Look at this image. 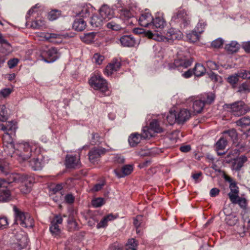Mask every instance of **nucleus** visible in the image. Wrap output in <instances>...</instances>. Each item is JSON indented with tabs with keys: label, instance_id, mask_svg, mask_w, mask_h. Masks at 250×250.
Masks as SVG:
<instances>
[{
	"label": "nucleus",
	"instance_id": "6ab92c4d",
	"mask_svg": "<svg viewBox=\"0 0 250 250\" xmlns=\"http://www.w3.org/2000/svg\"><path fill=\"white\" fill-rule=\"evenodd\" d=\"M229 187L230 192L229 193L228 196L231 202L232 203H235L236 202V199H238L239 197V188L237 186L236 182L234 183H231Z\"/></svg>",
	"mask_w": 250,
	"mask_h": 250
},
{
	"label": "nucleus",
	"instance_id": "9b49d317",
	"mask_svg": "<svg viewBox=\"0 0 250 250\" xmlns=\"http://www.w3.org/2000/svg\"><path fill=\"white\" fill-rule=\"evenodd\" d=\"M106 151V149L102 147H94L88 154L89 161L92 163L97 162L101 156L104 155Z\"/></svg>",
	"mask_w": 250,
	"mask_h": 250
},
{
	"label": "nucleus",
	"instance_id": "8fccbe9b",
	"mask_svg": "<svg viewBox=\"0 0 250 250\" xmlns=\"http://www.w3.org/2000/svg\"><path fill=\"white\" fill-rule=\"evenodd\" d=\"M104 204V199L101 197L97 198L92 200V205L95 208L101 207Z\"/></svg>",
	"mask_w": 250,
	"mask_h": 250
},
{
	"label": "nucleus",
	"instance_id": "603ef678",
	"mask_svg": "<svg viewBox=\"0 0 250 250\" xmlns=\"http://www.w3.org/2000/svg\"><path fill=\"white\" fill-rule=\"evenodd\" d=\"M239 77L243 79H250V71L246 70H240L238 71Z\"/></svg>",
	"mask_w": 250,
	"mask_h": 250
},
{
	"label": "nucleus",
	"instance_id": "a211bd4d",
	"mask_svg": "<svg viewBox=\"0 0 250 250\" xmlns=\"http://www.w3.org/2000/svg\"><path fill=\"white\" fill-rule=\"evenodd\" d=\"M153 18L148 12L142 13L138 21L139 24L144 27H147L151 24Z\"/></svg>",
	"mask_w": 250,
	"mask_h": 250
},
{
	"label": "nucleus",
	"instance_id": "423d86ee",
	"mask_svg": "<svg viewBox=\"0 0 250 250\" xmlns=\"http://www.w3.org/2000/svg\"><path fill=\"white\" fill-rule=\"evenodd\" d=\"M192 59L186 56L182 52H178L177 58L173 63H169L167 65L168 69L172 70L177 68L179 70L180 68H187L190 66L192 63Z\"/></svg>",
	"mask_w": 250,
	"mask_h": 250
},
{
	"label": "nucleus",
	"instance_id": "f03ea898",
	"mask_svg": "<svg viewBox=\"0 0 250 250\" xmlns=\"http://www.w3.org/2000/svg\"><path fill=\"white\" fill-rule=\"evenodd\" d=\"M91 87L98 90V95L99 97L108 96L110 95V91L107 87V83L105 80L101 76L94 75L89 80Z\"/></svg>",
	"mask_w": 250,
	"mask_h": 250
},
{
	"label": "nucleus",
	"instance_id": "bf43d9fd",
	"mask_svg": "<svg viewBox=\"0 0 250 250\" xmlns=\"http://www.w3.org/2000/svg\"><path fill=\"white\" fill-rule=\"evenodd\" d=\"M224 41L221 38L215 40L211 42V46L216 48L221 47L223 44Z\"/></svg>",
	"mask_w": 250,
	"mask_h": 250
},
{
	"label": "nucleus",
	"instance_id": "052dcab7",
	"mask_svg": "<svg viewBox=\"0 0 250 250\" xmlns=\"http://www.w3.org/2000/svg\"><path fill=\"white\" fill-rule=\"evenodd\" d=\"M23 247V245L17 242L11 244L10 250H21Z\"/></svg>",
	"mask_w": 250,
	"mask_h": 250
},
{
	"label": "nucleus",
	"instance_id": "79ce46f5",
	"mask_svg": "<svg viewBox=\"0 0 250 250\" xmlns=\"http://www.w3.org/2000/svg\"><path fill=\"white\" fill-rule=\"evenodd\" d=\"M49 230L52 235L54 237L58 236L61 233V230L59 226L52 222L49 227Z\"/></svg>",
	"mask_w": 250,
	"mask_h": 250
},
{
	"label": "nucleus",
	"instance_id": "c03bdc74",
	"mask_svg": "<svg viewBox=\"0 0 250 250\" xmlns=\"http://www.w3.org/2000/svg\"><path fill=\"white\" fill-rule=\"evenodd\" d=\"M137 244L133 238L128 240L125 246L126 250H136Z\"/></svg>",
	"mask_w": 250,
	"mask_h": 250
},
{
	"label": "nucleus",
	"instance_id": "f8f14e48",
	"mask_svg": "<svg viewBox=\"0 0 250 250\" xmlns=\"http://www.w3.org/2000/svg\"><path fill=\"white\" fill-rule=\"evenodd\" d=\"M80 156L77 157L76 156L67 155L65 159V166L67 168H77L81 167Z\"/></svg>",
	"mask_w": 250,
	"mask_h": 250
},
{
	"label": "nucleus",
	"instance_id": "5701e85b",
	"mask_svg": "<svg viewBox=\"0 0 250 250\" xmlns=\"http://www.w3.org/2000/svg\"><path fill=\"white\" fill-rule=\"evenodd\" d=\"M105 20L99 14L93 15L91 19L90 24L93 28H100Z\"/></svg>",
	"mask_w": 250,
	"mask_h": 250
},
{
	"label": "nucleus",
	"instance_id": "1a4fd4ad",
	"mask_svg": "<svg viewBox=\"0 0 250 250\" xmlns=\"http://www.w3.org/2000/svg\"><path fill=\"white\" fill-rule=\"evenodd\" d=\"M143 133L140 135L137 133L132 134L128 138V143L131 146H135L138 144L142 138L147 139L152 136L148 129L146 127H144Z\"/></svg>",
	"mask_w": 250,
	"mask_h": 250
},
{
	"label": "nucleus",
	"instance_id": "6e6d98bb",
	"mask_svg": "<svg viewBox=\"0 0 250 250\" xmlns=\"http://www.w3.org/2000/svg\"><path fill=\"white\" fill-rule=\"evenodd\" d=\"M61 12L58 10H52L49 13L48 18L50 21L56 20L60 15Z\"/></svg>",
	"mask_w": 250,
	"mask_h": 250
},
{
	"label": "nucleus",
	"instance_id": "20e7f679",
	"mask_svg": "<svg viewBox=\"0 0 250 250\" xmlns=\"http://www.w3.org/2000/svg\"><path fill=\"white\" fill-rule=\"evenodd\" d=\"M171 21L179 26L181 29H185L190 25V17L184 9H179L173 14Z\"/></svg>",
	"mask_w": 250,
	"mask_h": 250
},
{
	"label": "nucleus",
	"instance_id": "09e8293b",
	"mask_svg": "<svg viewBox=\"0 0 250 250\" xmlns=\"http://www.w3.org/2000/svg\"><path fill=\"white\" fill-rule=\"evenodd\" d=\"M206 25V24H205V22L203 20H200L194 29L200 35L204 32Z\"/></svg>",
	"mask_w": 250,
	"mask_h": 250
},
{
	"label": "nucleus",
	"instance_id": "9d476101",
	"mask_svg": "<svg viewBox=\"0 0 250 250\" xmlns=\"http://www.w3.org/2000/svg\"><path fill=\"white\" fill-rule=\"evenodd\" d=\"M42 60L47 62L51 63L59 58L60 54L57 48L51 47L42 53Z\"/></svg>",
	"mask_w": 250,
	"mask_h": 250
},
{
	"label": "nucleus",
	"instance_id": "5fc2aeb1",
	"mask_svg": "<svg viewBox=\"0 0 250 250\" xmlns=\"http://www.w3.org/2000/svg\"><path fill=\"white\" fill-rule=\"evenodd\" d=\"M106 26L108 28L111 29L116 31L120 30L122 28L120 25L116 23L114 21H111L109 22H108L106 24Z\"/></svg>",
	"mask_w": 250,
	"mask_h": 250
},
{
	"label": "nucleus",
	"instance_id": "e433bc0d",
	"mask_svg": "<svg viewBox=\"0 0 250 250\" xmlns=\"http://www.w3.org/2000/svg\"><path fill=\"white\" fill-rule=\"evenodd\" d=\"M225 220L229 226H233L238 222V218L234 214H230L227 215Z\"/></svg>",
	"mask_w": 250,
	"mask_h": 250
},
{
	"label": "nucleus",
	"instance_id": "37998d69",
	"mask_svg": "<svg viewBox=\"0 0 250 250\" xmlns=\"http://www.w3.org/2000/svg\"><path fill=\"white\" fill-rule=\"evenodd\" d=\"M97 34L96 32H92L85 34L83 37L84 42L89 43L94 41L95 37Z\"/></svg>",
	"mask_w": 250,
	"mask_h": 250
},
{
	"label": "nucleus",
	"instance_id": "ea45409f",
	"mask_svg": "<svg viewBox=\"0 0 250 250\" xmlns=\"http://www.w3.org/2000/svg\"><path fill=\"white\" fill-rule=\"evenodd\" d=\"M227 144L228 140L227 139H225L223 137L220 138L215 144L216 150L218 151L219 150L224 149Z\"/></svg>",
	"mask_w": 250,
	"mask_h": 250
},
{
	"label": "nucleus",
	"instance_id": "cd10ccee",
	"mask_svg": "<svg viewBox=\"0 0 250 250\" xmlns=\"http://www.w3.org/2000/svg\"><path fill=\"white\" fill-rule=\"evenodd\" d=\"M205 104L201 99L195 100L192 104V109L195 114L200 113L203 110Z\"/></svg>",
	"mask_w": 250,
	"mask_h": 250
},
{
	"label": "nucleus",
	"instance_id": "f704fd0d",
	"mask_svg": "<svg viewBox=\"0 0 250 250\" xmlns=\"http://www.w3.org/2000/svg\"><path fill=\"white\" fill-rule=\"evenodd\" d=\"M91 10V7L87 6L83 7L81 11L77 14V17L79 18H83L82 19H83L88 17L90 16Z\"/></svg>",
	"mask_w": 250,
	"mask_h": 250
},
{
	"label": "nucleus",
	"instance_id": "680f3d73",
	"mask_svg": "<svg viewBox=\"0 0 250 250\" xmlns=\"http://www.w3.org/2000/svg\"><path fill=\"white\" fill-rule=\"evenodd\" d=\"M207 67L211 70H217L218 65L212 61L208 60L206 62Z\"/></svg>",
	"mask_w": 250,
	"mask_h": 250
},
{
	"label": "nucleus",
	"instance_id": "e2e57ef3",
	"mask_svg": "<svg viewBox=\"0 0 250 250\" xmlns=\"http://www.w3.org/2000/svg\"><path fill=\"white\" fill-rule=\"evenodd\" d=\"M59 36L60 35L57 34L47 33L44 35V38L49 42H52V39H57Z\"/></svg>",
	"mask_w": 250,
	"mask_h": 250
},
{
	"label": "nucleus",
	"instance_id": "4d7b16f0",
	"mask_svg": "<svg viewBox=\"0 0 250 250\" xmlns=\"http://www.w3.org/2000/svg\"><path fill=\"white\" fill-rule=\"evenodd\" d=\"M233 204H238L240 207L243 208L245 209L247 207V200L245 198H239L236 199V202L232 203Z\"/></svg>",
	"mask_w": 250,
	"mask_h": 250
},
{
	"label": "nucleus",
	"instance_id": "bb28decb",
	"mask_svg": "<svg viewBox=\"0 0 250 250\" xmlns=\"http://www.w3.org/2000/svg\"><path fill=\"white\" fill-rule=\"evenodd\" d=\"M11 199V193L7 187H0V202H8Z\"/></svg>",
	"mask_w": 250,
	"mask_h": 250
},
{
	"label": "nucleus",
	"instance_id": "2f4dec72",
	"mask_svg": "<svg viewBox=\"0 0 250 250\" xmlns=\"http://www.w3.org/2000/svg\"><path fill=\"white\" fill-rule=\"evenodd\" d=\"M237 125L242 128H246L250 126V117L248 116L243 117L235 122Z\"/></svg>",
	"mask_w": 250,
	"mask_h": 250
},
{
	"label": "nucleus",
	"instance_id": "58836bf2",
	"mask_svg": "<svg viewBox=\"0 0 250 250\" xmlns=\"http://www.w3.org/2000/svg\"><path fill=\"white\" fill-rule=\"evenodd\" d=\"M9 117L7 109L4 105H0V121L5 122Z\"/></svg>",
	"mask_w": 250,
	"mask_h": 250
},
{
	"label": "nucleus",
	"instance_id": "393cba45",
	"mask_svg": "<svg viewBox=\"0 0 250 250\" xmlns=\"http://www.w3.org/2000/svg\"><path fill=\"white\" fill-rule=\"evenodd\" d=\"M86 22L83 19L76 18L73 23V28L78 31H82L85 29Z\"/></svg>",
	"mask_w": 250,
	"mask_h": 250
},
{
	"label": "nucleus",
	"instance_id": "de8ad7c7",
	"mask_svg": "<svg viewBox=\"0 0 250 250\" xmlns=\"http://www.w3.org/2000/svg\"><path fill=\"white\" fill-rule=\"evenodd\" d=\"M176 118V114L170 111L167 116V120L169 125H172L175 123H177Z\"/></svg>",
	"mask_w": 250,
	"mask_h": 250
},
{
	"label": "nucleus",
	"instance_id": "a878e982",
	"mask_svg": "<svg viewBox=\"0 0 250 250\" xmlns=\"http://www.w3.org/2000/svg\"><path fill=\"white\" fill-rule=\"evenodd\" d=\"M248 160L247 157L245 155H242L236 159L232 165V168L235 171H239L244 166V164Z\"/></svg>",
	"mask_w": 250,
	"mask_h": 250
},
{
	"label": "nucleus",
	"instance_id": "f257e3e1",
	"mask_svg": "<svg viewBox=\"0 0 250 250\" xmlns=\"http://www.w3.org/2000/svg\"><path fill=\"white\" fill-rule=\"evenodd\" d=\"M37 147V145L32 142L20 144L17 150L15 149L14 144L3 145L4 152L7 156L12 157L13 154L15 153L22 161H26L33 156L35 153V151Z\"/></svg>",
	"mask_w": 250,
	"mask_h": 250
},
{
	"label": "nucleus",
	"instance_id": "dca6fc26",
	"mask_svg": "<svg viewBox=\"0 0 250 250\" xmlns=\"http://www.w3.org/2000/svg\"><path fill=\"white\" fill-rule=\"evenodd\" d=\"M132 170V166L130 165H126L122 167L121 170L119 169H114V172L118 178H121L130 174Z\"/></svg>",
	"mask_w": 250,
	"mask_h": 250
},
{
	"label": "nucleus",
	"instance_id": "4468645a",
	"mask_svg": "<svg viewBox=\"0 0 250 250\" xmlns=\"http://www.w3.org/2000/svg\"><path fill=\"white\" fill-rule=\"evenodd\" d=\"M22 185L20 186L21 191L24 194H27L31 190V187L33 183V178L26 175V179L24 181H21Z\"/></svg>",
	"mask_w": 250,
	"mask_h": 250
},
{
	"label": "nucleus",
	"instance_id": "c85d7f7f",
	"mask_svg": "<svg viewBox=\"0 0 250 250\" xmlns=\"http://www.w3.org/2000/svg\"><path fill=\"white\" fill-rule=\"evenodd\" d=\"M215 98V95L212 92L205 93L201 97V100L205 105L212 104L214 102Z\"/></svg>",
	"mask_w": 250,
	"mask_h": 250
},
{
	"label": "nucleus",
	"instance_id": "338daca9",
	"mask_svg": "<svg viewBox=\"0 0 250 250\" xmlns=\"http://www.w3.org/2000/svg\"><path fill=\"white\" fill-rule=\"evenodd\" d=\"M19 60L18 59L14 58L12 59L9 60L7 62V64L8 67L10 68H13L15 67L18 63L19 62Z\"/></svg>",
	"mask_w": 250,
	"mask_h": 250
},
{
	"label": "nucleus",
	"instance_id": "7c9ffc66",
	"mask_svg": "<svg viewBox=\"0 0 250 250\" xmlns=\"http://www.w3.org/2000/svg\"><path fill=\"white\" fill-rule=\"evenodd\" d=\"M67 228L70 231H73L79 229V226L75 219L72 216H69L67 219Z\"/></svg>",
	"mask_w": 250,
	"mask_h": 250
},
{
	"label": "nucleus",
	"instance_id": "0eeeda50",
	"mask_svg": "<svg viewBox=\"0 0 250 250\" xmlns=\"http://www.w3.org/2000/svg\"><path fill=\"white\" fill-rule=\"evenodd\" d=\"M147 35L149 38L158 41H164L165 39L172 41L180 40L182 37V33L180 31L172 28L167 30L166 37L159 35L158 34L153 33L151 32H148Z\"/></svg>",
	"mask_w": 250,
	"mask_h": 250
},
{
	"label": "nucleus",
	"instance_id": "49530a36",
	"mask_svg": "<svg viewBox=\"0 0 250 250\" xmlns=\"http://www.w3.org/2000/svg\"><path fill=\"white\" fill-rule=\"evenodd\" d=\"M239 76L238 73L230 75L228 77L227 81L232 85L236 84L239 81Z\"/></svg>",
	"mask_w": 250,
	"mask_h": 250
},
{
	"label": "nucleus",
	"instance_id": "39448f33",
	"mask_svg": "<svg viewBox=\"0 0 250 250\" xmlns=\"http://www.w3.org/2000/svg\"><path fill=\"white\" fill-rule=\"evenodd\" d=\"M13 209L15 217V223L19 224L24 228H32L34 226L33 220L30 215L25 213L16 206H13Z\"/></svg>",
	"mask_w": 250,
	"mask_h": 250
},
{
	"label": "nucleus",
	"instance_id": "7ed1b4c3",
	"mask_svg": "<svg viewBox=\"0 0 250 250\" xmlns=\"http://www.w3.org/2000/svg\"><path fill=\"white\" fill-rule=\"evenodd\" d=\"M224 107L228 111L236 117L242 116L250 111V107L241 100L231 104H226Z\"/></svg>",
	"mask_w": 250,
	"mask_h": 250
},
{
	"label": "nucleus",
	"instance_id": "ddd939ff",
	"mask_svg": "<svg viewBox=\"0 0 250 250\" xmlns=\"http://www.w3.org/2000/svg\"><path fill=\"white\" fill-rule=\"evenodd\" d=\"M29 166L34 170H40L44 166L43 156L41 155L37 157H33L29 161Z\"/></svg>",
	"mask_w": 250,
	"mask_h": 250
},
{
	"label": "nucleus",
	"instance_id": "6e6552de",
	"mask_svg": "<svg viewBox=\"0 0 250 250\" xmlns=\"http://www.w3.org/2000/svg\"><path fill=\"white\" fill-rule=\"evenodd\" d=\"M7 177L5 179H0V187H8L10 183H19L26 179V175H21L17 173L8 174L5 173Z\"/></svg>",
	"mask_w": 250,
	"mask_h": 250
},
{
	"label": "nucleus",
	"instance_id": "473e14b6",
	"mask_svg": "<svg viewBox=\"0 0 250 250\" xmlns=\"http://www.w3.org/2000/svg\"><path fill=\"white\" fill-rule=\"evenodd\" d=\"M151 23L156 28H163L166 25V21L162 17H156L155 18H153Z\"/></svg>",
	"mask_w": 250,
	"mask_h": 250
},
{
	"label": "nucleus",
	"instance_id": "4c0bfd02",
	"mask_svg": "<svg viewBox=\"0 0 250 250\" xmlns=\"http://www.w3.org/2000/svg\"><path fill=\"white\" fill-rule=\"evenodd\" d=\"M150 129L156 133H161L163 131V128L160 127L158 121L156 120H153L150 123Z\"/></svg>",
	"mask_w": 250,
	"mask_h": 250
},
{
	"label": "nucleus",
	"instance_id": "aec40b11",
	"mask_svg": "<svg viewBox=\"0 0 250 250\" xmlns=\"http://www.w3.org/2000/svg\"><path fill=\"white\" fill-rule=\"evenodd\" d=\"M99 14L106 21L113 17L114 12L109 6L104 5L100 9Z\"/></svg>",
	"mask_w": 250,
	"mask_h": 250
},
{
	"label": "nucleus",
	"instance_id": "69168bd1",
	"mask_svg": "<svg viewBox=\"0 0 250 250\" xmlns=\"http://www.w3.org/2000/svg\"><path fill=\"white\" fill-rule=\"evenodd\" d=\"M8 221L6 217H0V229H3L8 226Z\"/></svg>",
	"mask_w": 250,
	"mask_h": 250
},
{
	"label": "nucleus",
	"instance_id": "a18cd8bd",
	"mask_svg": "<svg viewBox=\"0 0 250 250\" xmlns=\"http://www.w3.org/2000/svg\"><path fill=\"white\" fill-rule=\"evenodd\" d=\"M102 142V138L100 136L99 134L97 133H93L92 134V138L91 140V144L92 145H97L101 144Z\"/></svg>",
	"mask_w": 250,
	"mask_h": 250
},
{
	"label": "nucleus",
	"instance_id": "72a5a7b5",
	"mask_svg": "<svg viewBox=\"0 0 250 250\" xmlns=\"http://www.w3.org/2000/svg\"><path fill=\"white\" fill-rule=\"evenodd\" d=\"M206 71L205 67L203 64L200 63L196 64L193 68V74L197 77H200L203 75Z\"/></svg>",
	"mask_w": 250,
	"mask_h": 250
},
{
	"label": "nucleus",
	"instance_id": "0e129e2a",
	"mask_svg": "<svg viewBox=\"0 0 250 250\" xmlns=\"http://www.w3.org/2000/svg\"><path fill=\"white\" fill-rule=\"evenodd\" d=\"M63 188L62 184V183L56 185L54 186H51L50 188V190H51L54 193H56L59 191L61 190Z\"/></svg>",
	"mask_w": 250,
	"mask_h": 250
},
{
	"label": "nucleus",
	"instance_id": "c9c22d12",
	"mask_svg": "<svg viewBox=\"0 0 250 250\" xmlns=\"http://www.w3.org/2000/svg\"><path fill=\"white\" fill-rule=\"evenodd\" d=\"M188 40L191 42H194L199 40L200 35L194 29L193 30L187 34Z\"/></svg>",
	"mask_w": 250,
	"mask_h": 250
},
{
	"label": "nucleus",
	"instance_id": "4be33fe9",
	"mask_svg": "<svg viewBox=\"0 0 250 250\" xmlns=\"http://www.w3.org/2000/svg\"><path fill=\"white\" fill-rule=\"evenodd\" d=\"M121 66V62L118 61L111 63L106 66L104 69V73L108 76H111L114 72L117 71Z\"/></svg>",
	"mask_w": 250,
	"mask_h": 250
},
{
	"label": "nucleus",
	"instance_id": "c756f323",
	"mask_svg": "<svg viewBox=\"0 0 250 250\" xmlns=\"http://www.w3.org/2000/svg\"><path fill=\"white\" fill-rule=\"evenodd\" d=\"M240 48V45L236 41H231L225 46V49L229 53H233L238 51Z\"/></svg>",
	"mask_w": 250,
	"mask_h": 250
},
{
	"label": "nucleus",
	"instance_id": "774afa93",
	"mask_svg": "<svg viewBox=\"0 0 250 250\" xmlns=\"http://www.w3.org/2000/svg\"><path fill=\"white\" fill-rule=\"evenodd\" d=\"M11 91L10 88L2 89L0 91V95L3 98H6L11 93Z\"/></svg>",
	"mask_w": 250,
	"mask_h": 250
},
{
	"label": "nucleus",
	"instance_id": "13d9d810",
	"mask_svg": "<svg viewBox=\"0 0 250 250\" xmlns=\"http://www.w3.org/2000/svg\"><path fill=\"white\" fill-rule=\"evenodd\" d=\"M104 57L99 54L96 53L94 55L93 59L97 64H101L104 60Z\"/></svg>",
	"mask_w": 250,
	"mask_h": 250
},
{
	"label": "nucleus",
	"instance_id": "864d4df0",
	"mask_svg": "<svg viewBox=\"0 0 250 250\" xmlns=\"http://www.w3.org/2000/svg\"><path fill=\"white\" fill-rule=\"evenodd\" d=\"M43 25H44V21L42 20L34 21L31 23V27L35 29H39Z\"/></svg>",
	"mask_w": 250,
	"mask_h": 250
},
{
	"label": "nucleus",
	"instance_id": "f3484780",
	"mask_svg": "<svg viewBox=\"0 0 250 250\" xmlns=\"http://www.w3.org/2000/svg\"><path fill=\"white\" fill-rule=\"evenodd\" d=\"M223 137L225 139L231 141L233 143H236L238 140V133L234 128H231L223 132Z\"/></svg>",
	"mask_w": 250,
	"mask_h": 250
},
{
	"label": "nucleus",
	"instance_id": "a19ab883",
	"mask_svg": "<svg viewBox=\"0 0 250 250\" xmlns=\"http://www.w3.org/2000/svg\"><path fill=\"white\" fill-rule=\"evenodd\" d=\"M15 134H11L9 132H5L3 136V145H7L8 144H14L13 136H15Z\"/></svg>",
	"mask_w": 250,
	"mask_h": 250
},
{
	"label": "nucleus",
	"instance_id": "b1692460",
	"mask_svg": "<svg viewBox=\"0 0 250 250\" xmlns=\"http://www.w3.org/2000/svg\"><path fill=\"white\" fill-rule=\"evenodd\" d=\"M0 126H1V130L5 132H9L11 134H15L16 129L17 128L16 122L14 121L6 123L5 125L1 124Z\"/></svg>",
	"mask_w": 250,
	"mask_h": 250
},
{
	"label": "nucleus",
	"instance_id": "3c124183",
	"mask_svg": "<svg viewBox=\"0 0 250 250\" xmlns=\"http://www.w3.org/2000/svg\"><path fill=\"white\" fill-rule=\"evenodd\" d=\"M142 218H143V216L139 215H137L133 219V224L136 228V232L137 233H138L139 232V230H138V228L140 227V225L142 223Z\"/></svg>",
	"mask_w": 250,
	"mask_h": 250
},
{
	"label": "nucleus",
	"instance_id": "2eb2a0df",
	"mask_svg": "<svg viewBox=\"0 0 250 250\" xmlns=\"http://www.w3.org/2000/svg\"><path fill=\"white\" fill-rule=\"evenodd\" d=\"M176 116L177 123L178 124H182L190 118L191 114L188 110L183 108L181 109L179 112L176 114Z\"/></svg>",
	"mask_w": 250,
	"mask_h": 250
},
{
	"label": "nucleus",
	"instance_id": "412c9836",
	"mask_svg": "<svg viewBox=\"0 0 250 250\" xmlns=\"http://www.w3.org/2000/svg\"><path fill=\"white\" fill-rule=\"evenodd\" d=\"M121 44L125 47H132L137 44L136 40L131 35H124L120 39Z\"/></svg>",
	"mask_w": 250,
	"mask_h": 250
}]
</instances>
